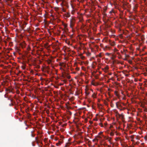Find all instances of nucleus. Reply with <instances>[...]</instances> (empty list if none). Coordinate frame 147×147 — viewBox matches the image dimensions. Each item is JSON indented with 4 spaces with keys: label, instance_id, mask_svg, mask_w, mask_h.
I'll use <instances>...</instances> for the list:
<instances>
[{
    "label": "nucleus",
    "instance_id": "1",
    "mask_svg": "<svg viewBox=\"0 0 147 147\" xmlns=\"http://www.w3.org/2000/svg\"><path fill=\"white\" fill-rule=\"evenodd\" d=\"M75 22V20L74 19H72L70 21V26L71 28H72Z\"/></svg>",
    "mask_w": 147,
    "mask_h": 147
},
{
    "label": "nucleus",
    "instance_id": "2",
    "mask_svg": "<svg viewBox=\"0 0 147 147\" xmlns=\"http://www.w3.org/2000/svg\"><path fill=\"white\" fill-rule=\"evenodd\" d=\"M105 70H107L108 69V68H109V67L108 66H106L105 67Z\"/></svg>",
    "mask_w": 147,
    "mask_h": 147
},
{
    "label": "nucleus",
    "instance_id": "3",
    "mask_svg": "<svg viewBox=\"0 0 147 147\" xmlns=\"http://www.w3.org/2000/svg\"><path fill=\"white\" fill-rule=\"evenodd\" d=\"M102 136L104 137V136L103 135H101V136L99 135L98 136V137L99 138H102Z\"/></svg>",
    "mask_w": 147,
    "mask_h": 147
},
{
    "label": "nucleus",
    "instance_id": "4",
    "mask_svg": "<svg viewBox=\"0 0 147 147\" xmlns=\"http://www.w3.org/2000/svg\"><path fill=\"white\" fill-rule=\"evenodd\" d=\"M102 133V132H100V133H99V135H100V134H101Z\"/></svg>",
    "mask_w": 147,
    "mask_h": 147
},
{
    "label": "nucleus",
    "instance_id": "5",
    "mask_svg": "<svg viewBox=\"0 0 147 147\" xmlns=\"http://www.w3.org/2000/svg\"><path fill=\"white\" fill-rule=\"evenodd\" d=\"M56 144V145H57V144H58V143H57V144Z\"/></svg>",
    "mask_w": 147,
    "mask_h": 147
}]
</instances>
